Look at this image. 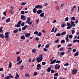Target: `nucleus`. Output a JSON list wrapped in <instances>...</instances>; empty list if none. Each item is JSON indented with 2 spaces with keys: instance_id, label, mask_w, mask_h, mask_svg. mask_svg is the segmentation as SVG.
<instances>
[{
  "instance_id": "nucleus-1",
  "label": "nucleus",
  "mask_w": 79,
  "mask_h": 79,
  "mask_svg": "<svg viewBox=\"0 0 79 79\" xmlns=\"http://www.w3.org/2000/svg\"><path fill=\"white\" fill-rule=\"evenodd\" d=\"M43 55H39L38 57L37 58V61L38 63H39L42 61L43 57H42Z\"/></svg>"
},
{
  "instance_id": "nucleus-2",
  "label": "nucleus",
  "mask_w": 79,
  "mask_h": 79,
  "mask_svg": "<svg viewBox=\"0 0 79 79\" xmlns=\"http://www.w3.org/2000/svg\"><path fill=\"white\" fill-rule=\"evenodd\" d=\"M22 22V21L20 20L18 23L17 24H15V27H19L21 26V23Z\"/></svg>"
},
{
  "instance_id": "nucleus-3",
  "label": "nucleus",
  "mask_w": 79,
  "mask_h": 79,
  "mask_svg": "<svg viewBox=\"0 0 79 79\" xmlns=\"http://www.w3.org/2000/svg\"><path fill=\"white\" fill-rule=\"evenodd\" d=\"M77 73V69H74L72 70V74H76Z\"/></svg>"
},
{
  "instance_id": "nucleus-4",
  "label": "nucleus",
  "mask_w": 79,
  "mask_h": 79,
  "mask_svg": "<svg viewBox=\"0 0 79 79\" xmlns=\"http://www.w3.org/2000/svg\"><path fill=\"white\" fill-rule=\"evenodd\" d=\"M21 19H23V20H24V21L26 20V17L24 15H21Z\"/></svg>"
},
{
  "instance_id": "nucleus-5",
  "label": "nucleus",
  "mask_w": 79,
  "mask_h": 79,
  "mask_svg": "<svg viewBox=\"0 0 79 79\" xmlns=\"http://www.w3.org/2000/svg\"><path fill=\"white\" fill-rule=\"evenodd\" d=\"M60 68V65H59L58 64H56L55 66V69H58Z\"/></svg>"
},
{
  "instance_id": "nucleus-6",
  "label": "nucleus",
  "mask_w": 79,
  "mask_h": 79,
  "mask_svg": "<svg viewBox=\"0 0 79 79\" xmlns=\"http://www.w3.org/2000/svg\"><path fill=\"white\" fill-rule=\"evenodd\" d=\"M70 23L71 25L73 26V27H74L76 26V24L74 23V21H71L70 22Z\"/></svg>"
},
{
  "instance_id": "nucleus-7",
  "label": "nucleus",
  "mask_w": 79,
  "mask_h": 79,
  "mask_svg": "<svg viewBox=\"0 0 79 79\" xmlns=\"http://www.w3.org/2000/svg\"><path fill=\"white\" fill-rule=\"evenodd\" d=\"M42 12V10L40 9L38 10L37 11V14H38V15H39V14H40V13H41Z\"/></svg>"
},
{
  "instance_id": "nucleus-8",
  "label": "nucleus",
  "mask_w": 79,
  "mask_h": 79,
  "mask_svg": "<svg viewBox=\"0 0 79 79\" xmlns=\"http://www.w3.org/2000/svg\"><path fill=\"white\" fill-rule=\"evenodd\" d=\"M27 25H25L22 28V31H24V30H26V29L27 27Z\"/></svg>"
},
{
  "instance_id": "nucleus-9",
  "label": "nucleus",
  "mask_w": 79,
  "mask_h": 79,
  "mask_svg": "<svg viewBox=\"0 0 79 79\" xmlns=\"http://www.w3.org/2000/svg\"><path fill=\"white\" fill-rule=\"evenodd\" d=\"M27 23H29V22H30L31 21V18L30 17H27Z\"/></svg>"
},
{
  "instance_id": "nucleus-10",
  "label": "nucleus",
  "mask_w": 79,
  "mask_h": 79,
  "mask_svg": "<svg viewBox=\"0 0 79 79\" xmlns=\"http://www.w3.org/2000/svg\"><path fill=\"white\" fill-rule=\"evenodd\" d=\"M10 21V18H8V19H7L6 20V23H9Z\"/></svg>"
},
{
  "instance_id": "nucleus-11",
  "label": "nucleus",
  "mask_w": 79,
  "mask_h": 79,
  "mask_svg": "<svg viewBox=\"0 0 79 79\" xmlns=\"http://www.w3.org/2000/svg\"><path fill=\"white\" fill-rule=\"evenodd\" d=\"M9 63L10 64L9 66V68H11V67L12 66V63H11V62L10 61H9Z\"/></svg>"
},
{
  "instance_id": "nucleus-12",
  "label": "nucleus",
  "mask_w": 79,
  "mask_h": 79,
  "mask_svg": "<svg viewBox=\"0 0 79 79\" xmlns=\"http://www.w3.org/2000/svg\"><path fill=\"white\" fill-rule=\"evenodd\" d=\"M31 35V34L30 33H27L25 35V37H28V36H29Z\"/></svg>"
},
{
  "instance_id": "nucleus-13",
  "label": "nucleus",
  "mask_w": 79,
  "mask_h": 79,
  "mask_svg": "<svg viewBox=\"0 0 79 79\" xmlns=\"http://www.w3.org/2000/svg\"><path fill=\"white\" fill-rule=\"evenodd\" d=\"M66 34V31H63L62 33H61V35H65Z\"/></svg>"
},
{
  "instance_id": "nucleus-14",
  "label": "nucleus",
  "mask_w": 79,
  "mask_h": 79,
  "mask_svg": "<svg viewBox=\"0 0 79 79\" xmlns=\"http://www.w3.org/2000/svg\"><path fill=\"white\" fill-rule=\"evenodd\" d=\"M33 13H35L37 12V10H36V9L35 8H34L33 10Z\"/></svg>"
},
{
  "instance_id": "nucleus-15",
  "label": "nucleus",
  "mask_w": 79,
  "mask_h": 79,
  "mask_svg": "<svg viewBox=\"0 0 79 79\" xmlns=\"http://www.w3.org/2000/svg\"><path fill=\"white\" fill-rule=\"evenodd\" d=\"M0 37H1V38H4V37H5V36L3 34H0Z\"/></svg>"
},
{
  "instance_id": "nucleus-16",
  "label": "nucleus",
  "mask_w": 79,
  "mask_h": 79,
  "mask_svg": "<svg viewBox=\"0 0 79 79\" xmlns=\"http://www.w3.org/2000/svg\"><path fill=\"white\" fill-rule=\"evenodd\" d=\"M21 60V57L19 56H18L17 57V61H19V60Z\"/></svg>"
},
{
  "instance_id": "nucleus-17",
  "label": "nucleus",
  "mask_w": 79,
  "mask_h": 79,
  "mask_svg": "<svg viewBox=\"0 0 79 79\" xmlns=\"http://www.w3.org/2000/svg\"><path fill=\"white\" fill-rule=\"evenodd\" d=\"M55 62H56V60H54L51 62L50 63V64H53V63H55Z\"/></svg>"
},
{
  "instance_id": "nucleus-18",
  "label": "nucleus",
  "mask_w": 79,
  "mask_h": 79,
  "mask_svg": "<svg viewBox=\"0 0 79 79\" xmlns=\"http://www.w3.org/2000/svg\"><path fill=\"white\" fill-rule=\"evenodd\" d=\"M56 35V36L60 37V36H61V33H58Z\"/></svg>"
},
{
  "instance_id": "nucleus-19",
  "label": "nucleus",
  "mask_w": 79,
  "mask_h": 79,
  "mask_svg": "<svg viewBox=\"0 0 79 79\" xmlns=\"http://www.w3.org/2000/svg\"><path fill=\"white\" fill-rule=\"evenodd\" d=\"M65 53H64V52H61L60 53V55L63 56V55H64Z\"/></svg>"
},
{
  "instance_id": "nucleus-20",
  "label": "nucleus",
  "mask_w": 79,
  "mask_h": 79,
  "mask_svg": "<svg viewBox=\"0 0 79 79\" xmlns=\"http://www.w3.org/2000/svg\"><path fill=\"white\" fill-rule=\"evenodd\" d=\"M50 45L49 44H47L45 46V48H49V45Z\"/></svg>"
},
{
  "instance_id": "nucleus-21",
  "label": "nucleus",
  "mask_w": 79,
  "mask_h": 79,
  "mask_svg": "<svg viewBox=\"0 0 79 79\" xmlns=\"http://www.w3.org/2000/svg\"><path fill=\"white\" fill-rule=\"evenodd\" d=\"M25 37L24 35L22 36L21 37V39L22 40H24V39H25Z\"/></svg>"
},
{
  "instance_id": "nucleus-22",
  "label": "nucleus",
  "mask_w": 79,
  "mask_h": 79,
  "mask_svg": "<svg viewBox=\"0 0 79 79\" xmlns=\"http://www.w3.org/2000/svg\"><path fill=\"white\" fill-rule=\"evenodd\" d=\"M23 61V60H21L20 61H19V62L17 63V64L18 65L20 64L21 63H22Z\"/></svg>"
},
{
  "instance_id": "nucleus-23",
  "label": "nucleus",
  "mask_w": 79,
  "mask_h": 79,
  "mask_svg": "<svg viewBox=\"0 0 79 79\" xmlns=\"http://www.w3.org/2000/svg\"><path fill=\"white\" fill-rule=\"evenodd\" d=\"M71 25V23H69L68 22L67 23L66 26H68V27H69Z\"/></svg>"
},
{
  "instance_id": "nucleus-24",
  "label": "nucleus",
  "mask_w": 79,
  "mask_h": 79,
  "mask_svg": "<svg viewBox=\"0 0 79 79\" xmlns=\"http://www.w3.org/2000/svg\"><path fill=\"white\" fill-rule=\"evenodd\" d=\"M40 16L41 17H44V13H41L40 15Z\"/></svg>"
},
{
  "instance_id": "nucleus-25",
  "label": "nucleus",
  "mask_w": 79,
  "mask_h": 79,
  "mask_svg": "<svg viewBox=\"0 0 79 79\" xmlns=\"http://www.w3.org/2000/svg\"><path fill=\"white\" fill-rule=\"evenodd\" d=\"M18 32V29L15 30L13 31L14 33H17V32Z\"/></svg>"
},
{
  "instance_id": "nucleus-26",
  "label": "nucleus",
  "mask_w": 79,
  "mask_h": 79,
  "mask_svg": "<svg viewBox=\"0 0 79 79\" xmlns=\"http://www.w3.org/2000/svg\"><path fill=\"white\" fill-rule=\"evenodd\" d=\"M72 26H73V25H71L69 27H67V29H69L70 28H71Z\"/></svg>"
},
{
  "instance_id": "nucleus-27",
  "label": "nucleus",
  "mask_w": 79,
  "mask_h": 79,
  "mask_svg": "<svg viewBox=\"0 0 79 79\" xmlns=\"http://www.w3.org/2000/svg\"><path fill=\"white\" fill-rule=\"evenodd\" d=\"M38 36H41L42 35V33L40 32H39L38 33V34L37 35Z\"/></svg>"
},
{
  "instance_id": "nucleus-28",
  "label": "nucleus",
  "mask_w": 79,
  "mask_h": 79,
  "mask_svg": "<svg viewBox=\"0 0 79 79\" xmlns=\"http://www.w3.org/2000/svg\"><path fill=\"white\" fill-rule=\"evenodd\" d=\"M71 19L73 21H75L76 19V18L74 17H73L71 18Z\"/></svg>"
},
{
  "instance_id": "nucleus-29",
  "label": "nucleus",
  "mask_w": 79,
  "mask_h": 79,
  "mask_svg": "<svg viewBox=\"0 0 79 79\" xmlns=\"http://www.w3.org/2000/svg\"><path fill=\"white\" fill-rule=\"evenodd\" d=\"M10 32H7L5 33V35H10Z\"/></svg>"
},
{
  "instance_id": "nucleus-30",
  "label": "nucleus",
  "mask_w": 79,
  "mask_h": 79,
  "mask_svg": "<svg viewBox=\"0 0 79 79\" xmlns=\"http://www.w3.org/2000/svg\"><path fill=\"white\" fill-rule=\"evenodd\" d=\"M78 40H74L73 41V43H74V42H78Z\"/></svg>"
},
{
  "instance_id": "nucleus-31",
  "label": "nucleus",
  "mask_w": 79,
  "mask_h": 79,
  "mask_svg": "<svg viewBox=\"0 0 79 79\" xmlns=\"http://www.w3.org/2000/svg\"><path fill=\"white\" fill-rule=\"evenodd\" d=\"M13 9H11L10 10V12L11 13V14H13L14 13V12L13 11Z\"/></svg>"
},
{
  "instance_id": "nucleus-32",
  "label": "nucleus",
  "mask_w": 79,
  "mask_h": 79,
  "mask_svg": "<svg viewBox=\"0 0 79 79\" xmlns=\"http://www.w3.org/2000/svg\"><path fill=\"white\" fill-rule=\"evenodd\" d=\"M7 10H6L4 12H3V14L5 16H6V11Z\"/></svg>"
},
{
  "instance_id": "nucleus-33",
  "label": "nucleus",
  "mask_w": 79,
  "mask_h": 79,
  "mask_svg": "<svg viewBox=\"0 0 79 79\" xmlns=\"http://www.w3.org/2000/svg\"><path fill=\"white\" fill-rule=\"evenodd\" d=\"M61 44H64V42H65V41L64 40H61Z\"/></svg>"
},
{
  "instance_id": "nucleus-34",
  "label": "nucleus",
  "mask_w": 79,
  "mask_h": 79,
  "mask_svg": "<svg viewBox=\"0 0 79 79\" xmlns=\"http://www.w3.org/2000/svg\"><path fill=\"white\" fill-rule=\"evenodd\" d=\"M34 74H33V76H37V75L38 74V73H37V72H34Z\"/></svg>"
},
{
  "instance_id": "nucleus-35",
  "label": "nucleus",
  "mask_w": 79,
  "mask_h": 79,
  "mask_svg": "<svg viewBox=\"0 0 79 79\" xmlns=\"http://www.w3.org/2000/svg\"><path fill=\"white\" fill-rule=\"evenodd\" d=\"M56 9L57 10H60V8L58 6H56Z\"/></svg>"
},
{
  "instance_id": "nucleus-36",
  "label": "nucleus",
  "mask_w": 79,
  "mask_h": 79,
  "mask_svg": "<svg viewBox=\"0 0 79 79\" xmlns=\"http://www.w3.org/2000/svg\"><path fill=\"white\" fill-rule=\"evenodd\" d=\"M68 65H69V63H66L64 64V66H67Z\"/></svg>"
},
{
  "instance_id": "nucleus-37",
  "label": "nucleus",
  "mask_w": 79,
  "mask_h": 79,
  "mask_svg": "<svg viewBox=\"0 0 79 79\" xmlns=\"http://www.w3.org/2000/svg\"><path fill=\"white\" fill-rule=\"evenodd\" d=\"M36 49H32V52H33V53H35V52H36Z\"/></svg>"
},
{
  "instance_id": "nucleus-38",
  "label": "nucleus",
  "mask_w": 79,
  "mask_h": 79,
  "mask_svg": "<svg viewBox=\"0 0 79 79\" xmlns=\"http://www.w3.org/2000/svg\"><path fill=\"white\" fill-rule=\"evenodd\" d=\"M55 42L56 44H58V43L59 42V40L57 39V40H56Z\"/></svg>"
},
{
  "instance_id": "nucleus-39",
  "label": "nucleus",
  "mask_w": 79,
  "mask_h": 79,
  "mask_svg": "<svg viewBox=\"0 0 79 79\" xmlns=\"http://www.w3.org/2000/svg\"><path fill=\"white\" fill-rule=\"evenodd\" d=\"M61 62V60H57V61L56 60V63H60Z\"/></svg>"
},
{
  "instance_id": "nucleus-40",
  "label": "nucleus",
  "mask_w": 79,
  "mask_h": 79,
  "mask_svg": "<svg viewBox=\"0 0 79 79\" xmlns=\"http://www.w3.org/2000/svg\"><path fill=\"white\" fill-rule=\"evenodd\" d=\"M20 69L21 70H22L23 69V68H24V66L23 65H21L20 67Z\"/></svg>"
},
{
  "instance_id": "nucleus-41",
  "label": "nucleus",
  "mask_w": 79,
  "mask_h": 79,
  "mask_svg": "<svg viewBox=\"0 0 79 79\" xmlns=\"http://www.w3.org/2000/svg\"><path fill=\"white\" fill-rule=\"evenodd\" d=\"M26 2H25L24 3V2H22L21 3V5L23 6L25 5H26Z\"/></svg>"
},
{
  "instance_id": "nucleus-42",
  "label": "nucleus",
  "mask_w": 79,
  "mask_h": 79,
  "mask_svg": "<svg viewBox=\"0 0 79 79\" xmlns=\"http://www.w3.org/2000/svg\"><path fill=\"white\" fill-rule=\"evenodd\" d=\"M69 38H70V39H72L73 38V35H70L69 36Z\"/></svg>"
},
{
  "instance_id": "nucleus-43",
  "label": "nucleus",
  "mask_w": 79,
  "mask_h": 79,
  "mask_svg": "<svg viewBox=\"0 0 79 79\" xmlns=\"http://www.w3.org/2000/svg\"><path fill=\"white\" fill-rule=\"evenodd\" d=\"M37 67H38V68H41L40 67H41V65H40V64H38L37 65Z\"/></svg>"
},
{
  "instance_id": "nucleus-44",
  "label": "nucleus",
  "mask_w": 79,
  "mask_h": 79,
  "mask_svg": "<svg viewBox=\"0 0 79 79\" xmlns=\"http://www.w3.org/2000/svg\"><path fill=\"white\" fill-rule=\"evenodd\" d=\"M24 23V22L22 23L21 26H22V27H23V26H24V23Z\"/></svg>"
},
{
  "instance_id": "nucleus-45",
  "label": "nucleus",
  "mask_w": 79,
  "mask_h": 79,
  "mask_svg": "<svg viewBox=\"0 0 79 79\" xmlns=\"http://www.w3.org/2000/svg\"><path fill=\"white\" fill-rule=\"evenodd\" d=\"M47 71L48 72H50V71H51V69H50V68H48L47 69Z\"/></svg>"
},
{
  "instance_id": "nucleus-46",
  "label": "nucleus",
  "mask_w": 79,
  "mask_h": 79,
  "mask_svg": "<svg viewBox=\"0 0 79 79\" xmlns=\"http://www.w3.org/2000/svg\"><path fill=\"white\" fill-rule=\"evenodd\" d=\"M68 19H69V18H68V17H66L65 19V21H68Z\"/></svg>"
},
{
  "instance_id": "nucleus-47",
  "label": "nucleus",
  "mask_w": 79,
  "mask_h": 79,
  "mask_svg": "<svg viewBox=\"0 0 79 79\" xmlns=\"http://www.w3.org/2000/svg\"><path fill=\"white\" fill-rule=\"evenodd\" d=\"M55 73V70H52L51 71V73Z\"/></svg>"
},
{
  "instance_id": "nucleus-48",
  "label": "nucleus",
  "mask_w": 79,
  "mask_h": 79,
  "mask_svg": "<svg viewBox=\"0 0 79 79\" xmlns=\"http://www.w3.org/2000/svg\"><path fill=\"white\" fill-rule=\"evenodd\" d=\"M74 56H78V52H76L74 54Z\"/></svg>"
},
{
  "instance_id": "nucleus-49",
  "label": "nucleus",
  "mask_w": 79,
  "mask_h": 79,
  "mask_svg": "<svg viewBox=\"0 0 79 79\" xmlns=\"http://www.w3.org/2000/svg\"><path fill=\"white\" fill-rule=\"evenodd\" d=\"M21 14H22V15H23V14H24L25 12L24 11H22L21 12Z\"/></svg>"
},
{
  "instance_id": "nucleus-50",
  "label": "nucleus",
  "mask_w": 79,
  "mask_h": 79,
  "mask_svg": "<svg viewBox=\"0 0 79 79\" xmlns=\"http://www.w3.org/2000/svg\"><path fill=\"white\" fill-rule=\"evenodd\" d=\"M65 26H66V24H63L62 25V27H65Z\"/></svg>"
},
{
  "instance_id": "nucleus-51",
  "label": "nucleus",
  "mask_w": 79,
  "mask_h": 79,
  "mask_svg": "<svg viewBox=\"0 0 79 79\" xmlns=\"http://www.w3.org/2000/svg\"><path fill=\"white\" fill-rule=\"evenodd\" d=\"M69 38V35H67V36L65 37V40L66 39H68Z\"/></svg>"
},
{
  "instance_id": "nucleus-52",
  "label": "nucleus",
  "mask_w": 79,
  "mask_h": 79,
  "mask_svg": "<svg viewBox=\"0 0 79 79\" xmlns=\"http://www.w3.org/2000/svg\"><path fill=\"white\" fill-rule=\"evenodd\" d=\"M45 64H46V63L45 62H42V64L43 65H45Z\"/></svg>"
},
{
  "instance_id": "nucleus-53",
  "label": "nucleus",
  "mask_w": 79,
  "mask_h": 79,
  "mask_svg": "<svg viewBox=\"0 0 79 79\" xmlns=\"http://www.w3.org/2000/svg\"><path fill=\"white\" fill-rule=\"evenodd\" d=\"M5 39H7V38H8L9 37V35H5Z\"/></svg>"
},
{
  "instance_id": "nucleus-54",
  "label": "nucleus",
  "mask_w": 79,
  "mask_h": 79,
  "mask_svg": "<svg viewBox=\"0 0 79 79\" xmlns=\"http://www.w3.org/2000/svg\"><path fill=\"white\" fill-rule=\"evenodd\" d=\"M72 31V33L73 34H74L75 33V31H74V30H73L71 31Z\"/></svg>"
},
{
  "instance_id": "nucleus-55",
  "label": "nucleus",
  "mask_w": 79,
  "mask_h": 79,
  "mask_svg": "<svg viewBox=\"0 0 79 79\" xmlns=\"http://www.w3.org/2000/svg\"><path fill=\"white\" fill-rule=\"evenodd\" d=\"M58 75V73H56L54 74V76H57Z\"/></svg>"
},
{
  "instance_id": "nucleus-56",
  "label": "nucleus",
  "mask_w": 79,
  "mask_h": 79,
  "mask_svg": "<svg viewBox=\"0 0 79 79\" xmlns=\"http://www.w3.org/2000/svg\"><path fill=\"white\" fill-rule=\"evenodd\" d=\"M16 76L17 77H19V75L18 73H16Z\"/></svg>"
},
{
  "instance_id": "nucleus-57",
  "label": "nucleus",
  "mask_w": 79,
  "mask_h": 79,
  "mask_svg": "<svg viewBox=\"0 0 79 79\" xmlns=\"http://www.w3.org/2000/svg\"><path fill=\"white\" fill-rule=\"evenodd\" d=\"M2 28H3V27H1V28H0V33L2 32Z\"/></svg>"
},
{
  "instance_id": "nucleus-58",
  "label": "nucleus",
  "mask_w": 79,
  "mask_h": 79,
  "mask_svg": "<svg viewBox=\"0 0 79 79\" xmlns=\"http://www.w3.org/2000/svg\"><path fill=\"white\" fill-rule=\"evenodd\" d=\"M34 34H35V35H37V34H38V31H35L34 32Z\"/></svg>"
},
{
  "instance_id": "nucleus-59",
  "label": "nucleus",
  "mask_w": 79,
  "mask_h": 79,
  "mask_svg": "<svg viewBox=\"0 0 79 79\" xmlns=\"http://www.w3.org/2000/svg\"><path fill=\"white\" fill-rule=\"evenodd\" d=\"M9 77H10V78H13V76H11V74H9Z\"/></svg>"
},
{
  "instance_id": "nucleus-60",
  "label": "nucleus",
  "mask_w": 79,
  "mask_h": 79,
  "mask_svg": "<svg viewBox=\"0 0 79 79\" xmlns=\"http://www.w3.org/2000/svg\"><path fill=\"white\" fill-rule=\"evenodd\" d=\"M35 8H39V5L36 6Z\"/></svg>"
},
{
  "instance_id": "nucleus-61",
  "label": "nucleus",
  "mask_w": 79,
  "mask_h": 79,
  "mask_svg": "<svg viewBox=\"0 0 79 79\" xmlns=\"http://www.w3.org/2000/svg\"><path fill=\"white\" fill-rule=\"evenodd\" d=\"M35 40H39V38L38 37H36L35 38Z\"/></svg>"
},
{
  "instance_id": "nucleus-62",
  "label": "nucleus",
  "mask_w": 79,
  "mask_h": 79,
  "mask_svg": "<svg viewBox=\"0 0 79 79\" xmlns=\"http://www.w3.org/2000/svg\"><path fill=\"white\" fill-rule=\"evenodd\" d=\"M76 51V50L75 49H73V52L74 53Z\"/></svg>"
},
{
  "instance_id": "nucleus-63",
  "label": "nucleus",
  "mask_w": 79,
  "mask_h": 79,
  "mask_svg": "<svg viewBox=\"0 0 79 79\" xmlns=\"http://www.w3.org/2000/svg\"><path fill=\"white\" fill-rule=\"evenodd\" d=\"M42 7H43V6H42L39 5V8H42Z\"/></svg>"
},
{
  "instance_id": "nucleus-64",
  "label": "nucleus",
  "mask_w": 79,
  "mask_h": 79,
  "mask_svg": "<svg viewBox=\"0 0 79 79\" xmlns=\"http://www.w3.org/2000/svg\"><path fill=\"white\" fill-rule=\"evenodd\" d=\"M25 75L26 77H29V75L28 74H27Z\"/></svg>"
}]
</instances>
